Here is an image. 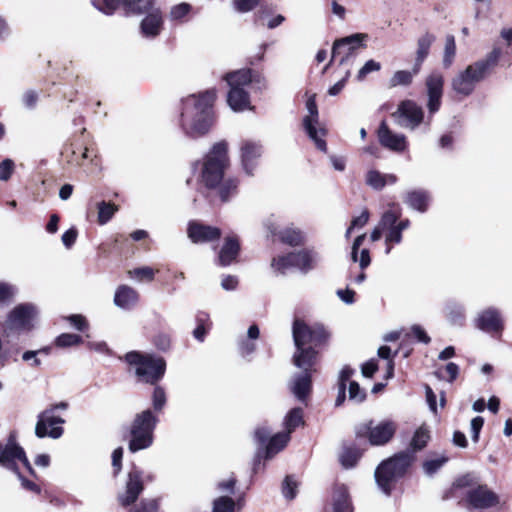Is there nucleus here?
<instances>
[{"label":"nucleus","instance_id":"nucleus-63","mask_svg":"<svg viewBox=\"0 0 512 512\" xmlns=\"http://www.w3.org/2000/svg\"><path fill=\"white\" fill-rule=\"evenodd\" d=\"M259 0H234L235 9L239 12H248L252 10Z\"/></svg>","mask_w":512,"mask_h":512},{"label":"nucleus","instance_id":"nucleus-37","mask_svg":"<svg viewBox=\"0 0 512 512\" xmlns=\"http://www.w3.org/2000/svg\"><path fill=\"white\" fill-rule=\"evenodd\" d=\"M332 501L334 512H352L348 491L344 485H337L334 488Z\"/></svg>","mask_w":512,"mask_h":512},{"label":"nucleus","instance_id":"nucleus-2","mask_svg":"<svg viewBox=\"0 0 512 512\" xmlns=\"http://www.w3.org/2000/svg\"><path fill=\"white\" fill-rule=\"evenodd\" d=\"M328 337L326 330L320 326L310 327L301 320L293 323V339L296 352L293 363L298 368L313 367L317 353L315 347L322 344Z\"/></svg>","mask_w":512,"mask_h":512},{"label":"nucleus","instance_id":"nucleus-53","mask_svg":"<svg viewBox=\"0 0 512 512\" xmlns=\"http://www.w3.org/2000/svg\"><path fill=\"white\" fill-rule=\"evenodd\" d=\"M159 508L158 500L143 499L138 506L131 508L129 512H157Z\"/></svg>","mask_w":512,"mask_h":512},{"label":"nucleus","instance_id":"nucleus-25","mask_svg":"<svg viewBox=\"0 0 512 512\" xmlns=\"http://www.w3.org/2000/svg\"><path fill=\"white\" fill-rule=\"evenodd\" d=\"M378 138L382 146L396 152H402L407 147L406 137L391 131L384 122L378 129Z\"/></svg>","mask_w":512,"mask_h":512},{"label":"nucleus","instance_id":"nucleus-23","mask_svg":"<svg viewBox=\"0 0 512 512\" xmlns=\"http://www.w3.org/2000/svg\"><path fill=\"white\" fill-rule=\"evenodd\" d=\"M397 220H399V213L393 210H387L381 216V227H385V253L387 255L391 253L393 245L402 242L403 232L396 226Z\"/></svg>","mask_w":512,"mask_h":512},{"label":"nucleus","instance_id":"nucleus-40","mask_svg":"<svg viewBox=\"0 0 512 512\" xmlns=\"http://www.w3.org/2000/svg\"><path fill=\"white\" fill-rule=\"evenodd\" d=\"M303 423L304 421L302 409L293 408L288 412V414L284 418V432L288 433V435L290 436V434Z\"/></svg>","mask_w":512,"mask_h":512},{"label":"nucleus","instance_id":"nucleus-12","mask_svg":"<svg viewBox=\"0 0 512 512\" xmlns=\"http://www.w3.org/2000/svg\"><path fill=\"white\" fill-rule=\"evenodd\" d=\"M396 431V424L386 420L374 424L372 421L361 423L356 427L357 437L368 438L372 445H384L391 440Z\"/></svg>","mask_w":512,"mask_h":512},{"label":"nucleus","instance_id":"nucleus-26","mask_svg":"<svg viewBox=\"0 0 512 512\" xmlns=\"http://www.w3.org/2000/svg\"><path fill=\"white\" fill-rule=\"evenodd\" d=\"M476 326L489 333H497L502 329L500 312L495 308H488L479 313Z\"/></svg>","mask_w":512,"mask_h":512},{"label":"nucleus","instance_id":"nucleus-19","mask_svg":"<svg viewBox=\"0 0 512 512\" xmlns=\"http://www.w3.org/2000/svg\"><path fill=\"white\" fill-rule=\"evenodd\" d=\"M263 153L260 141L243 139L239 143V157L245 174L253 176Z\"/></svg>","mask_w":512,"mask_h":512},{"label":"nucleus","instance_id":"nucleus-55","mask_svg":"<svg viewBox=\"0 0 512 512\" xmlns=\"http://www.w3.org/2000/svg\"><path fill=\"white\" fill-rule=\"evenodd\" d=\"M381 69V64L373 59L368 60L364 66L358 71V74L356 76L358 81H363L365 77L372 73L377 72Z\"/></svg>","mask_w":512,"mask_h":512},{"label":"nucleus","instance_id":"nucleus-24","mask_svg":"<svg viewBox=\"0 0 512 512\" xmlns=\"http://www.w3.org/2000/svg\"><path fill=\"white\" fill-rule=\"evenodd\" d=\"M188 236L194 243L212 242L220 238L221 230L214 226L193 222L189 224Z\"/></svg>","mask_w":512,"mask_h":512},{"label":"nucleus","instance_id":"nucleus-16","mask_svg":"<svg viewBox=\"0 0 512 512\" xmlns=\"http://www.w3.org/2000/svg\"><path fill=\"white\" fill-rule=\"evenodd\" d=\"M367 34L356 33L339 40H336L332 48V60L338 61L343 65L356 57L357 50L363 47V41L367 38Z\"/></svg>","mask_w":512,"mask_h":512},{"label":"nucleus","instance_id":"nucleus-14","mask_svg":"<svg viewBox=\"0 0 512 512\" xmlns=\"http://www.w3.org/2000/svg\"><path fill=\"white\" fill-rule=\"evenodd\" d=\"M17 462L22 463L29 473H34L23 448L11 436L6 444L0 443V464L14 473H18Z\"/></svg>","mask_w":512,"mask_h":512},{"label":"nucleus","instance_id":"nucleus-21","mask_svg":"<svg viewBox=\"0 0 512 512\" xmlns=\"http://www.w3.org/2000/svg\"><path fill=\"white\" fill-rule=\"evenodd\" d=\"M427 94V109L430 114L436 113L441 106L443 96L444 76L439 71L431 72L425 80Z\"/></svg>","mask_w":512,"mask_h":512},{"label":"nucleus","instance_id":"nucleus-64","mask_svg":"<svg viewBox=\"0 0 512 512\" xmlns=\"http://www.w3.org/2000/svg\"><path fill=\"white\" fill-rule=\"evenodd\" d=\"M377 369L378 365L375 359H371L361 366L362 375L368 378L372 377Z\"/></svg>","mask_w":512,"mask_h":512},{"label":"nucleus","instance_id":"nucleus-7","mask_svg":"<svg viewBox=\"0 0 512 512\" xmlns=\"http://www.w3.org/2000/svg\"><path fill=\"white\" fill-rule=\"evenodd\" d=\"M412 461L413 455L409 452H401L383 461L375 471V480L379 489L389 495Z\"/></svg>","mask_w":512,"mask_h":512},{"label":"nucleus","instance_id":"nucleus-3","mask_svg":"<svg viewBox=\"0 0 512 512\" xmlns=\"http://www.w3.org/2000/svg\"><path fill=\"white\" fill-rule=\"evenodd\" d=\"M501 54V49L494 47L485 58L479 59L459 71L451 80L453 91L463 97L471 95L477 84L482 82L497 65Z\"/></svg>","mask_w":512,"mask_h":512},{"label":"nucleus","instance_id":"nucleus-13","mask_svg":"<svg viewBox=\"0 0 512 512\" xmlns=\"http://www.w3.org/2000/svg\"><path fill=\"white\" fill-rule=\"evenodd\" d=\"M306 109L308 113L303 118V127L310 139L314 141L316 147L325 152L327 150V146L323 136L326 131L319 123V114L315 95H312L307 99Z\"/></svg>","mask_w":512,"mask_h":512},{"label":"nucleus","instance_id":"nucleus-15","mask_svg":"<svg viewBox=\"0 0 512 512\" xmlns=\"http://www.w3.org/2000/svg\"><path fill=\"white\" fill-rule=\"evenodd\" d=\"M154 0H92V5L106 15H112L122 5L127 14H143L148 12Z\"/></svg>","mask_w":512,"mask_h":512},{"label":"nucleus","instance_id":"nucleus-11","mask_svg":"<svg viewBox=\"0 0 512 512\" xmlns=\"http://www.w3.org/2000/svg\"><path fill=\"white\" fill-rule=\"evenodd\" d=\"M67 408L68 404L66 402H59L40 412L35 425V435L38 438L59 439L64 433L62 425L65 420L56 416L55 411L58 409L66 410Z\"/></svg>","mask_w":512,"mask_h":512},{"label":"nucleus","instance_id":"nucleus-28","mask_svg":"<svg viewBox=\"0 0 512 512\" xmlns=\"http://www.w3.org/2000/svg\"><path fill=\"white\" fill-rule=\"evenodd\" d=\"M431 195L424 189H412L405 193L404 202L412 210L424 213L428 210Z\"/></svg>","mask_w":512,"mask_h":512},{"label":"nucleus","instance_id":"nucleus-45","mask_svg":"<svg viewBox=\"0 0 512 512\" xmlns=\"http://www.w3.org/2000/svg\"><path fill=\"white\" fill-rule=\"evenodd\" d=\"M416 74L417 73H414V68L412 69V71H407V70L396 71L390 79V86L391 87L408 86L412 83L413 77Z\"/></svg>","mask_w":512,"mask_h":512},{"label":"nucleus","instance_id":"nucleus-54","mask_svg":"<svg viewBox=\"0 0 512 512\" xmlns=\"http://www.w3.org/2000/svg\"><path fill=\"white\" fill-rule=\"evenodd\" d=\"M297 482L292 476H287L284 480L282 492L286 499L292 500L296 497Z\"/></svg>","mask_w":512,"mask_h":512},{"label":"nucleus","instance_id":"nucleus-57","mask_svg":"<svg viewBox=\"0 0 512 512\" xmlns=\"http://www.w3.org/2000/svg\"><path fill=\"white\" fill-rule=\"evenodd\" d=\"M447 462L446 457H440L435 459L427 460L423 464L424 471L427 475L431 476L436 473L445 463Z\"/></svg>","mask_w":512,"mask_h":512},{"label":"nucleus","instance_id":"nucleus-60","mask_svg":"<svg viewBox=\"0 0 512 512\" xmlns=\"http://www.w3.org/2000/svg\"><path fill=\"white\" fill-rule=\"evenodd\" d=\"M484 425V419L477 416L471 420V438L474 442H478L479 434Z\"/></svg>","mask_w":512,"mask_h":512},{"label":"nucleus","instance_id":"nucleus-4","mask_svg":"<svg viewBox=\"0 0 512 512\" xmlns=\"http://www.w3.org/2000/svg\"><path fill=\"white\" fill-rule=\"evenodd\" d=\"M229 166L228 143L224 140L216 142L202 161L194 164L199 169V181L208 189H215L221 183L224 172Z\"/></svg>","mask_w":512,"mask_h":512},{"label":"nucleus","instance_id":"nucleus-36","mask_svg":"<svg viewBox=\"0 0 512 512\" xmlns=\"http://www.w3.org/2000/svg\"><path fill=\"white\" fill-rule=\"evenodd\" d=\"M397 182L394 174H383L377 170H370L366 175V183L375 190H381L386 185H393Z\"/></svg>","mask_w":512,"mask_h":512},{"label":"nucleus","instance_id":"nucleus-47","mask_svg":"<svg viewBox=\"0 0 512 512\" xmlns=\"http://www.w3.org/2000/svg\"><path fill=\"white\" fill-rule=\"evenodd\" d=\"M192 7L188 3H180L173 6L169 13V19L175 22H184Z\"/></svg>","mask_w":512,"mask_h":512},{"label":"nucleus","instance_id":"nucleus-44","mask_svg":"<svg viewBox=\"0 0 512 512\" xmlns=\"http://www.w3.org/2000/svg\"><path fill=\"white\" fill-rule=\"evenodd\" d=\"M96 207L98 211V223L100 225H104L109 222L118 211L117 205L105 201L98 202Z\"/></svg>","mask_w":512,"mask_h":512},{"label":"nucleus","instance_id":"nucleus-52","mask_svg":"<svg viewBox=\"0 0 512 512\" xmlns=\"http://www.w3.org/2000/svg\"><path fill=\"white\" fill-rule=\"evenodd\" d=\"M359 457L360 454L358 451L352 448H347L342 452L340 456V462L343 467L352 468L357 463Z\"/></svg>","mask_w":512,"mask_h":512},{"label":"nucleus","instance_id":"nucleus-59","mask_svg":"<svg viewBox=\"0 0 512 512\" xmlns=\"http://www.w3.org/2000/svg\"><path fill=\"white\" fill-rule=\"evenodd\" d=\"M15 164L11 159H5L0 163V180L1 181H7L13 171H14Z\"/></svg>","mask_w":512,"mask_h":512},{"label":"nucleus","instance_id":"nucleus-50","mask_svg":"<svg viewBox=\"0 0 512 512\" xmlns=\"http://www.w3.org/2000/svg\"><path fill=\"white\" fill-rule=\"evenodd\" d=\"M80 343H82V338L77 334L71 333H63L55 340L56 346L61 348L79 345Z\"/></svg>","mask_w":512,"mask_h":512},{"label":"nucleus","instance_id":"nucleus-32","mask_svg":"<svg viewBox=\"0 0 512 512\" xmlns=\"http://www.w3.org/2000/svg\"><path fill=\"white\" fill-rule=\"evenodd\" d=\"M436 37L434 34L426 32L421 35L417 40L416 58L414 64V73H418L421 65L429 55V51Z\"/></svg>","mask_w":512,"mask_h":512},{"label":"nucleus","instance_id":"nucleus-58","mask_svg":"<svg viewBox=\"0 0 512 512\" xmlns=\"http://www.w3.org/2000/svg\"><path fill=\"white\" fill-rule=\"evenodd\" d=\"M76 330L84 331L88 328L89 324L86 318L81 314H73L64 317Z\"/></svg>","mask_w":512,"mask_h":512},{"label":"nucleus","instance_id":"nucleus-51","mask_svg":"<svg viewBox=\"0 0 512 512\" xmlns=\"http://www.w3.org/2000/svg\"><path fill=\"white\" fill-rule=\"evenodd\" d=\"M128 274L130 278L136 279L138 281H152L154 279V270L151 267H140L133 270H129Z\"/></svg>","mask_w":512,"mask_h":512},{"label":"nucleus","instance_id":"nucleus-62","mask_svg":"<svg viewBox=\"0 0 512 512\" xmlns=\"http://www.w3.org/2000/svg\"><path fill=\"white\" fill-rule=\"evenodd\" d=\"M122 457H123L122 447L116 448L112 453V466L114 468L115 475L119 474V472L121 471Z\"/></svg>","mask_w":512,"mask_h":512},{"label":"nucleus","instance_id":"nucleus-1","mask_svg":"<svg viewBox=\"0 0 512 512\" xmlns=\"http://www.w3.org/2000/svg\"><path fill=\"white\" fill-rule=\"evenodd\" d=\"M215 100L214 89L188 95L182 100L179 124L186 136L197 139L209 133L215 122Z\"/></svg>","mask_w":512,"mask_h":512},{"label":"nucleus","instance_id":"nucleus-46","mask_svg":"<svg viewBox=\"0 0 512 512\" xmlns=\"http://www.w3.org/2000/svg\"><path fill=\"white\" fill-rule=\"evenodd\" d=\"M446 315L452 324H461L465 318V309L460 304L451 303L446 307Z\"/></svg>","mask_w":512,"mask_h":512},{"label":"nucleus","instance_id":"nucleus-33","mask_svg":"<svg viewBox=\"0 0 512 512\" xmlns=\"http://www.w3.org/2000/svg\"><path fill=\"white\" fill-rule=\"evenodd\" d=\"M259 334L258 326L254 324L248 328L246 337L239 338L238 351L242 357L247 358L254 353L256 350L255 341L258 339Z\"/></svg>","mask_w":512,"mask_h":512},{"label":"nucleus","instance_id":"nucleus-10","mask_svg":"<svg viewBox=\"0 0 512 512\" xmlns=\"http://www.w3.org/2000/svg\"><path fill=\"white\" fill-rule=\"evenodd\" d=\"M37 315V308L33 304L17 305L9 312L3 323V335L10 338L29 332L34 328Z\"/></svg>","mask_w":512,"mask_h":512},{"label":"nucleus","instance_id":"nucleus-56","mask_svg":"<svg viewBox=\"0 0 512 512\" xmlns=\"http://www.w3.org/2000/svg\"><path fill=\"white\" fill-rule=\"evenodd\" d=\"M152 403L155 411H161L166 404V393L160 386H156L152 395Z\"/></svg>","mask_w":512,"mask_h":512},{"label":"nucleus","instance_id":"nucleus-35","mask_svg":"<svg viewBox=\"0 0 512 512\" xmlns=\"http://www.w3.org/2000/svg\"><path fill=\"white\" fill-rule=\"evenodd\" d=\"M244 507V499L235 501L229 496H219L214 499L212 512H240Z\"/></svg>","mask_w":512,"mask_h":512},{"label":"nucleus","instance_id":"nucleus-49","mask_svg":"<svg viewBox=\"0 0 512 512\" xmlns=\"http://www.w3.org/2000/svg\"><path fill=\"white\" fill-rule=\"evenodd\" d=\"M348 398L354 403H362L366 399V392L356 381H350L348 385Z\"/></svg>","mask_w":512,"mask_h":512},{"label":"nucleus","instance_id":"nucleus-17","mask_svg":"<svg viewBox=\"0 0 512 512\" xmlns=\"http://www.w3.org/2000/svg\"><path fill=\"white\" fill-rule=\"evenodd\" d=\"M271 431L266 427H258L254 431L255 441L264 448L266 459L272 458L286 447L290 440L288 433L280 432L270 437Z\"/></svg>","mask_w":512,"mask_h":512},{"label":"nucleus","instance_id":"nucleus-8","mask_svg":"<svg viewBox=\"0 0 512 512\" xmlns=\"http://www.w3.org/2000/svg\"><path fill=\"white\" fill-rule=\"evenodd\" d=\"M462 489H467L464 492L465 501L475 509H487L499 503V497L496 493L486 485H477L474 478L469 474L457 478L453 483V493L457 494Z\"/></svg>","mask_w":512,"mask_h":512},{"label":"nucleus","instance_id":"nucleus-38","mask_svg":"<svg viewBox=\"0 0 512 512\" xmlns=\"http://www.w3.org/2000/svg\"><path fill=\"white\" fill-rule=\"evenodd\" d=\"M365 238H366V234H361V235L357 236L353 242L352 251H351L352 261L359 262L361 269L367 268L371 263L369 250L366 248L361 250L360 258H358L359 248L363 244Z\"/></svg>","mask_w":512,"mask_h":512},{"label":"nucleus","instance_id":"nucleus-30","mask_svg":"<svg viewBox=\"0 0 512 512\" xmlns=\"http://www.w3.org/2000/svg\"><path fill=\"white\" fill-rule=\"evenodd\" d=\"M293 254L295 267L304 273L314 269L321 259L319 253L312 249H304Z\"/></svg>","mask_w":512,"mask_h":512},{"label":"nucleus","instance_id":"nucleus-34","mask_svg":"<svg viewBox=\"0 0 512 512\" xmlns=\"http://www.w3.org/2000/svg\"><path fill=\"white\" fill-rule=\"evenodd\" d=\"M239 248V242L236 237H227L219 252L218 258L220 265H230L236 259L239 252Z\"/></svg>","mask_w":512,"mask_h":512},{"label":"nucleus","instance_id":"nucleus-27","mask_svg":"<svg viewBox=\"0 0 512 512\" xmlns=\"http://www.w3.org/2000/svg\"><path fill=\"white\" fill-rule=\"evenodd\" d=\"M138 300L139 294L134 288L120 285L115 291L113 302L120 309L130 310L136 306Z\"/></svg>","mask_w":512,"mask_h":512},{"label":"nucleus","instance_id":"nucleus-48","mask_svg":"<svg viewBox=\"0 0 512 512\" xmlns=\"http://www.w3.org/2000/svg\"><path fill=\"white\" fill-rule=\"evenodd\" d=\"M429 438V431L426 428L420 427L419 429H417L411 441V446L413 450L417 451L424 448Z\"/></svg>","mask_w":512,"mask_h":512},{"label":"nucleus","instance_id":"nucleus-6","mask_svg":"<svg viewBox=\"0 0 512 512\" xmlns=\"http://www.w3.org/2000/svg\"><path fill=\"white\" fill-rule=\"evenodd\" d=\"M157 423L158 417L150 409L143 410L135 415L129 429L128 449L131 453L152 446Z\"/></svg>","mask_w":512,"mask_h":512},{"label":"nucleus","instance_id":"nucleus-22","mask_svg":"<svg viewBox=\"0 0 512 512\" xmlns=\"http://www.w3.org/2000/svg\"><path fill=\"white\" fill-rule=\"evenodd\" d=\"M143 490L144 484L142 480V472L133 468L128 473L124 492L120 493L117 497L118 502L123 507L130 506L137 501Z\"/></svg>","mask_w":512,"mask_h":512},{"label":"nucleus","instance_id":"nucleus-41","mask_svg":"<svg viewBox=\"0 0 512 512\" xmlns=\"http://www.w3.org/2000/svg\"><path fill=\"white\" fill-rule=\"evenodd\" d=\"M456 57V42L453 35H447L445 37V44L442 57V65L444 68H450Z\"/></svg>","mask_w":512,"mask_h":512},{"label":"nucleus","instance_id":"nucleus-61","mask_svg":"<svg viewBox=\"0 0 512 512\" xmlns=\"http://www.w3.org/2000/svg\"><path fill=\"white\" fill-rule=\"evenodd\" d=\"M15 294V288L4 282H0V302L10 300Z\"/></svg>","mask_w":512,"mask_h":512},{"label":"nucleus","instance_id":"nucleus-20","mask_svg":"<svg viewBox=\"0 0 512 512\" xmlns=\"http://www.w3.org/2000/svg\"><path fill=\"white\" fill-rule=\"evenodd\" d=\"M393 116L401 127L411 130L417 128L424 120L422 107L412 100L402 101Z\"/></svg>","mask_w":512,"mask_h":512},{"label":"nucleus","instance_id":"nucleus-43","mask_svg":"<svg viewBox=\"0 0 512 512\" xmlns=\"http://www.w3.org/2000/svg\"><path fill=\"white\" fill-rule=\"evenodd\" d=\"M294 258L293 253L274 257L271 261V268L279 274H285L288 269L295 267Z\"/></svg>","mask_w":512,"mask_h":512},{"label":"nucleus","instance_id":"nucleus-42","mask_svg":"<svg viewBox=\"0 0 512 512\" xmlns=\"http://www.w3.org/2000/svg\"><path fill=\"white\" fill-rule=\"evenodd\" d=\"M217 187L221 201L227 202L237 194L238 181L236 179L229 178L224 181L222 180Z\"/></svg>","mask_w":512,"mask_h":512},{"label":"nucleus","instance_id":"nucleus-31","mask_svg":"<svg viewBox=\"0 0 512 512\" xmlns=\"http://www.w3.org/2000/svg\"><path fill=\"white\" fill-rule=\"evenodd\" d=\"M148 15L142 20V33L147 37L157 36L162 27V16L159 9L152 8L147 12Z\"/></svg>","mask_w":512,"mask_h":512},{"label":"nucleus","instance_id":"nucleus-9","mask_svg":"<svg viewBox=\"0 0 512 512\" xmlns=\"http://www.w3.org/2000/svg\"><path fill=\"white\" fill-rule=\"evenodd\" d=\"M125 359L139 382L155 384L164 376L166 363L161 357L133 351L127 353Z\"/></svg>","mask_w":512,"mask_h":512},{"label":"nucleus","instance_id":"nucleus-39","mask_svg":"<svg viewBox=\"0 0 512 512\" xmlns=\"http://www.w3.org/2000/svg\"><path fill=\"white\" fill-rule=\"evenodd\" d=\"M354 374V370L349 366H344L338 377V395L335 401L336 406H341L346 399V387L349 385L350 378Z\"/></svg>","mask_w":512,"mask_h":512},{"label":"nucleus","instance_id":"nucleus-5","mask_svg":"<svg viewBox=\"0 0 512 512\" xmlns=\"http://www.w3.org/2000/svg\"><path fill=\"white\" fill-rule=\"evenodd\" d=\"M224 79L227 81L230 87L227 95V103L229 107L235 112L253 109L250 103L249 94L244 89V86L255 83L257 84L258 89L266 87V81L264 77L259 74H253L250 69H241L227 73L224 76Z\"/></svg>","mask_w":512,"mask_h":512},{"label":"nucleus","instance_id":"nucleus-29","mask_svg":"<svg viewBox=\"0 0 512 512\" xmlns=\"http://www.w3.org/2000/svg\"><path fill=\"white\" fill-rule=\"evenodd\" d=\"M303 372L299 375H296L291 383H290V389L292 393L297 397L299 400H304L310 390H311V370L312 367L307 368H301Z\"/></svg>","mask_w":512,"mask_h":512},{"label":"nucleus","instance_id":"nucleus-18","mask_svg":"<svg viewBox=\"0 0 512 512\" xmlns=\"http://www.w3.org/2000/svg\"><path fill=\"white\" fill-rule=\"evenodd\" d=\"M280 217L274 214L267 217L264 221V227L271 236H277L278 239L290 246L301 245L305 240L304 233L294 226H287L279 230Z\"/></svg>","mask_w":512,"mask_h":512}]
</instances>
